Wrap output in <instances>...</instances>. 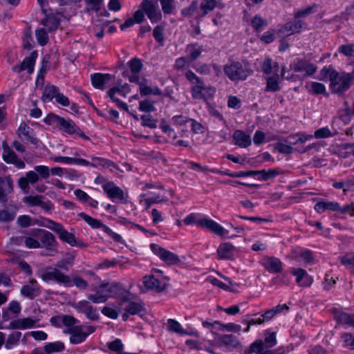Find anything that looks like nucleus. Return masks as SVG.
I'll return each mask as SVG.
<instances>
[{"mask_svg": "<svg viewBox=\"0 0 354 354\" xmlns=\"http://www.w3.org/2000/svg\"><path fill=\"white\" fill-rule=\"evenodd\" d=\"M337 320L341 324L354 327V315L342 313L337 315Z\"/></svg>", "mask_w": 354, "mask_h": 354, "instance_id": "nucleus-54", "label": "nucleus"}, {"mask_svg": "<svg viewBox=\"0 0 354 354\" xmlns=\"http://www.w3.org/2000/svg\"><path fill=\"white\" fill-rule=\"evenodd\" d=\"M39 175L34 171H30L26 173V176L21 177L18 180L19 187L26 191L29 189V184H35L39 181Z\"/></svg>", "mask_w": 354, "mask_h": 354, "instance_id": "nucleus-26", "label": "nucleus"}, {"mask_svg": "<svg viewBox=\"0 0 354 354\" xmlns=\"http://www.w3.org/2000/svg\"><path fill=\"white\" fill-rule=\"evenodd\" d=\"M24 202L30 206H39L46 211L53 209L52 203L49 200L44 201V196L40 195L26 196Z\"/></svg>", "mask_w": 354, "mask_h": 354, "instance_id": "nucleus-19", "label": "nucleus"}, {"mask_svg": "<svg viewBox=\"0 0 354 354\" xmlns=\"http://www.w3.org/2000/svg\"><path fill=\"white\" fill-rule=\"evenodd\" d=\"M183 222L186 225L196 223L199 227L206 228L215 234L221 236H227L229 233L228 230L212 219L205 218L196 220V216L194 214H190L184 218Z\"/></svg>", "mask_w": 354, "mask_h": 354, "instance_id": "nucleus-5", "label": "nucleus"}, {"mask_svg": "<svg viewBox=\"0 0 354 354\" xmlns=\"http://www.w3.org/2000/svg\"><path fill=\"white\" fill-rule=\"evenodd\" d=\"M41 279L46 281H55L58 283L68 285L71 283V279L68 276L62 273L57 268H47L41 274Z\"/></svg>", "mask_w": 354, "mask_h": 354, "instance_id": "nucleus-10", "label": "nucleus"}, {"mask_svg": "<svg viewBox=\"0 0 354 354\" xmlns=\"http://www.w3.org/2000/svg\"><path fill=\"white\" fill-rule=\"evenodd\" d=\"M234 247L230 243H222L217 250L218 259H230L234 256Z\"/></svg>", "mask_w": 354, "mask_h": 354, "instance_id": "nucleus-30", "label": "nucleus"}, {"mask_svg": "<svg viewBox=\"0 0 354 354\" xmlns=\"http://www.w3.org/2000/svg\"><path fill=\"white\" fill-rule=\"evenodd\" d=\"M3 158L4 161L7 163H12L16 158H17L15 153L11 150L6 142L3 143Z\"/></svg>", "mask_w": 354, "mask_h": 354, "instance_id": "nucleus-56", "label": "nucleus"}, {"mask_svg": "<svg viewBox=\"0 0 354 354\" xmlns=\"http://www.w3.org/2000/svg\"><path fill=\"white\" fill-rule=\"evenodd\" d=\"M17 134L23 141L30 142L34 145H37L38 142V140L35 136L32 129L24 122L21 123L19 125L17 129Z\"/></svg>", "mask_w": 354, "mask_h": 354, "instance_id": "nucleus-20", "label": "nucleus"}, {"mask_svg": "<svg viewBox=\"0 0 354 354\" xmlns=\"http://www.w3.org/2000/svg\"><path fill=\"white\" fill-rule=\"evenodd\" d=\"M279 69L278 63H272V59L269 57H266L261 64V70L267 75L274 73L277 75Z\"/></svg>", "mask_w": 354, "mask_h": 354, "instance_id": "nucleus-34", "label": "nucleus"}, {"mask_svg": "<svg viewBox=\"0 0 354 354\" xmlns=\"http://www.w3.org/2000/svg\"><path fill=\"white\" fill-rule=\"evenodd\" d=\"M59 91V88L53 84H46L43 90L42 100L44 102H50L55 98L56 95Z\"/></svg>", "mask_w": 354, "mask_h": 354, "instance_id": "nucleus-36", "label": "nucleus"}, {"mask_svg": "<svg viewBox=\"0 0 354 354\" xmlns=\"http://www.w3.org/2000/svg\"><path fill=\"white\" fill-rule=\"evenodd\" d=\"M290 68L296 73H302L304 77L313 75L317 69V66L310 61L299 58L295 59L290 64Z\"/></svg>", "mask_w": 354, "mask_h": 354, "instance_id": "nucleus-9", "label": "nucleus"}, {"mask_svg": "<svg viewBox=\"0 0 354 354\" xmlns=\"http://www.w3.org/2000/svg\"><path fill=\"white\" fill-rule=\"evenodd\" d=\"M109 73H96L91 76V83L94 88L104 90L105 85L112 79Z\"/></svg>", "mask_w": 354, "mask_h": 354, "instance_id": "nucleus-22", "label": "nucleus"}, {"mask_svg": "<svg viewBox=\"0 0 354 354\" xmlns=\"http://www.w3.org/2000/svg\"><path fill=\"white\" fill-rule=\"evenodd\" d=\"M251 26L257 32H260L268 26V21L260 15H257L252 19Z\"/></svg>", "mask_w": 354, "mask_h": 354, "instance_id": "nucleus-47", "label": "nucleus"}, {"mask_svg": "<svg viewBox=\"0 0 354 354\" xmlns=\"http://www.w3.org/2000/svg\"><path fill=\"white\" fill-rule=\"evenodd\" d=\"M125 310L131 315H134L145 310V306L142 301H130L126 306Z\"/></svg>", "mask_w": 354, "mask_h": 354, "instance_id": "nucleus-44", "label": "nucleus"}, {"mask_svg": "<svg viewBox=\"0 0 354 354\" xmlns=\"http://www.w3.org/2000/svg\"><path fill=\"white\" fill-rule=\"evenodd\" d=\"M223 6V4H219L216 0H203L199 5V10L196 19L199 21L213 11L215 8Z\"/></svg>", "mask_w": 354, "mask_h": 354, "instance_id": "nucleus-17", "label": "nucleus"}, {"mask_svg": "<svg viewBox=\"0 0 354 354\" xmlns=\"http://www.w3.org/2000/svg\"><path fill=\"white\" fill-rule=\"evenodd\" d=\"M203 50V47L198 44H189L185 48V51L188 53L189 57L191 60H196L198 59L201 56Z\"/></svg>", "mask_w": 354, "mask_h": 354, "instance_id": "nucleus-39", "label": "nucleus"}, {"mask_svg": "<svg viewBox=\"0 0 354 354\" xmlns=\"http://www.w3.org/2000/svg\"><path fill=\"white\" fill-rule=\"evenodd\" d=\"M140 8L145 10V12L151 23H158L162 19L161 11L153 3V0H142Z\"/></svg>", "mask_w": 354, "mask_h": 354, "instance_id": "nucleus-11", "label": "nucleus"}, {"mask_svg": "<svg viewBox=\"0 0 354 354\" xmlns=\"http://www.w3.org/2000/svg\"><path fill=\"white\" fill-rule=\"evenodd\" d=\"M44 13L46 17L41 21L40 24L46 28L48 32L56 30L60 24L59 17L54 14L47 15V11Z\"/></svg>", "mask_w": 354, "mask_h": 354, "instance_id": "nucleus-24", "label": "nucleus"}, {"mask_svg": "<svg viewBox=\"0 0 354 354\" xmlns=\"http://www.w3.org/2000/svg\"><path fill=\"white\" fill-rule=\"evenodd\" d=\"M104 193L113 202H120L124 204L128 202V192H124L120 187L117 186L113 181H109L102 186Z\"/></svg>", "mask_w": 354, "mask_h": 354, "instance_id": "nucleus-7", "label": "nucleus"}, {"mask_svg": "<svg viewBox=\"0 0 354 354\" xmlns=\"http://www.w3.org/2000/svg\"><path fill=\"white\" fill-rule=\"evenodd\" d=\"M92 305L87 300H82L73 304V307L77 312L86 313Z\"/></svg>", "mask_w": 354, "mask_h": 354, "instance_id": "nucleus-63", "label": "nucleus"}, {"mask_svg": "<svg viewBox=\"0 0 354 354\" xmlns=\"http://www.w3.org/2000/svg\"><path fill=\"white\" fill-rule=\"evenodd\" d=\"M313 138L311 134H306L304 133H297L295 134L290 135L286 139L284 140L290 146L296 145L297 144H302L306 141L310 140Z\"/></svg>", "mask_w": 354, "mask_h": 354, "instance_id": "nucleus-29", "label": "nucleus"}, {"mask_svg": "<svg viewBox=\"0 0 354 354\" xmlns=\"http://www.w3.org/2000/svg\"><path fill=\"white\" fill-rule=\"evenodd\" d=\"M284 354L285 350L283 347H279L274 350L270 348H262V344L259 342H253L248 348L245 350V354Z\"/></svg>", "mask_w": 354, "mask_h": 354, "instance_id": "nucleus-18", "label": "nucleus"}, {"mask_svg": "<svg viewBox=\"0 0 354 354\" xmlns=\"http://www.w3.org/2000/svg\"><path fill=\"white\" fill-rule=\"evenodd\" d=\"M340 262L347 269L354 270V253L347 252L339 257Z\"/></svg>", "mask_w": 354, "mask_h": 354, "instance_id": "nucleus-53", "label": "nucleus"}, {"mask_svg": "<svg viewBox=\"0 0 354 354\" xmlns=\"http://www.w3.org/2000/svg\"><path fill=\"white\" fill-rule=\"evenodd\" d=\"M143 284L149 290L160 292L166 288V283L153 275H146L143 277Z\"/></svg>", "mask_w": 354, "mask_h": 354, "instance_id": "nucleus-15", "label": "nucleus"}, {"mask_svg": "<svg viewBox=\"0 0 354 354\" xmlns=\"http://www.w3.org/2000/svg\"><path fill=\"white\" fill-rule=\"evenodd\" d=\"M36 320L31 317L20 318L12 320L9 324V328L25 330L35 326Z\"/></svg>", "mask_w": 354, "mask_h": 354, "instance_id": "nucleus-25", "label": "nucleus"}, {"mask_svg": "<svg viewBox=\"0 0 354 354\" xmlns=\"http://www.w3.org/2000/svg\"><path fill=\"white\" fill-rule=\"evenodd\" d=\"M254 342L261 343L263 349L272 348L277 343L276 333L267 331L265 334V338L263 341L257 340Z\"/></svg>", "mask_w": 354, "mask_h": 354, "instance_id": "nucleus-37", "label": "nucleus"}, {"mask_svg": "<svg viewBox=\"0 0 354 354\" xmlns=\"http://www.w3.org/2000/svg\"><path fill=\"white\" fill-rule=\"evenodd\" d=\"M131 71L133 74H138L142 68L141 59L134 57L127 63Z\"/></svg>", "mask_w": 354, "mask_h": 354, "instance_id": "nucleus-58", "label": "nucleus"}, {"mask_svg": "<svg viewBox=\"0 0 354 354\" xmlns=\"http://www.w3.org/2000/svg\"><path fill=\"white\" fill-rule=\"evenodd\" d=\"M21 335L22 334L19 331H15L8 335L6 340L5 339V342L3 344L5 348L7 350H10L19 345Z\"/></svg>", "mask_w": 354, "mask_h": 354, "instance_id": "nucleus-33", "label": "nucleus"}, {"mask_svg": "<svg viewBox=\"0 0 354 354\" xmlns=\"http://www.w3.org/2000/svg\"><path fill=\"white\" fill-rule=\"evenodd\" d=\"M91 162V166L93 167H103V168H110L111 167H115L113 162L100 157H92Z\"/></svg>", "mask_w": 354, "mask_h": 354, "instance_id": "nucleus-42", "label": "nucleus"}, {"mask_svg": "<svg viewBox=\"0 0 354 354\" xmlns=\"http://www.w3.org/2000/svg\"><path fill=\"white\" fill-rule=\"evenodd\" d=\"M12 181L10 178H0V202L5 203L7 201L6 194L12 191Z\"/></svg>", "mask_w": 354, "mask_h": 354, "instance_id": "nucleus-28", "label": "nucleus"}, {"mask_svg": "<svg viewBox=\"0 0 354 354\" xmlns=\"http://www.w3.org/2000/svg\"><path fill=\"white\" fill-rule=\"evenodd\" d=\"M21 294L30 299H33L40 294V288L35 279H31L29 283L22 286Z\"/></svg>", "mask_w": 354, "mask_h": 354, "instance_id": "nucleus-21", "label": "nucleus"}, {"mask_svg": "<svg viewBox=\"0 0 354 354\" xmlns=\"http://www.w3.org/2000/svg\"><path fill=\"white\" fill-rule=\"evenodd\" d=\"M190 118L183 115H174L171 118V123L176 127H182L189 123Z\"/></svg>", "mask_w": 354, "mask_h": 354, "instance_id": "nucleus-61", "label": "nucleus"}, {"mask_svg": "<svg viewBox=\"0 0 354 354\" xmlns=\"http://www.w3.org/2000/svg\"><path fill=\"white\" fill-rule=\"evenodd\" d=\"M47 29L44 27L38 28L35 31V37L38 44L41 46H45L48 41V33Z\"/></svg>", "mask_w": 354, "mask_h": 354, "instance_id": "nucleus-48", "label": "nucleus"}, {"mask_svg": "<svg viewBox=\"0 0 354 354\" xmlns=\"http://www.w3.org/2000/svg\"><path fill=\"white\" fill-rule=\"evenodd\" d=\"M257 175L259 174L261 175V178L263 180H268L272 178H275L278 174L279 171L277 169H270L269 170H259L256 171Z\"/></svg>", "mask_w": 354, "mask_h": 354, "instance_id": "nucleus-59", "label": "nucleus"}, {"mask_svg": "<svg viewBox=\"0 0 354 354\" xmlns=\"http://www.w3.org/2000/svg\"><path fill=\"white\" fill-rule=\"evenodd\" d=\"M165 15H171L176 10L175 0H159Z\"/></svg>", "mask_w": 354, "mask_h": 354, "instance_id": "nucleus-52", "label": "nucleus"}, {"mask_svg": "<svg viewBox=\"0 0 354 354\" xmlns=\"http://www.w3.org/2000/svg\"><path fill=\"white\" fill-rule=\"evenodd\" d=\"M260 263L264 269L270 273H279L283 270L281 261L274 257H266Z\"/></svg>", "mask_w": 354, "mask_h": 354, "instance_id": "nucleus-14", "label": "nucleus"}, {"mask_svg": "<svg viewBox=\"0 0 354 354\" xmlns=\"http://www.w3.org/2000/svg\"><path fill=\"white\" fill-rule=\"evenodd\" d=\"M187 80L192 85L191 88H196L204 83L202 78L197 76L192 71L188 70L185 73Z\"/></svg>", "mask_w": 354, "mask_h": 354, "instance_id": "nucleus-46", "label": "nucleus"}, {"mask_svg": "<svg viewBox=\"0 0 354 354\" xmlns=\"http://www.w3.org/2000/svg\"><path fill=\"white\" fill-rule=\"evenodd\" d=\"M309 92L314 95H325L326 93V86L319 82H311L309 85Z\"/></svg>", "mask_w": 354, "mask_h": 354, "instance_id": "nucleus-49", "label": "nucleus"}, {"mask_svg": "<svg viewBox=\"0 0 354 354\" xmlns=\"http://www.w3.org/2000/svg\"><path fill=\"white\" fill-rule=\"evenodd\" d=\"M190 92L193 99L206 100L214 95L216 88L210 85L207 86L203 83L196 88H191Z\"/></svg>", "mask_w": 354, "mask_h": 354, "instance_id": "nucleus-12", "label": "nucleus"}, {"mask_svg": "<svg viewBox=\"0 0 354 354\" xmlns=\"http://www.w3.org/2000/svg\"><path fill=\"white\" fill-rule=\"evenodd\" d=\"M95 330V327L93 326L77 325L64 330V333L71 335L69 340L71 344H79L84 342Z\"/></svg>", "mask_w": 354, "mask_h": 354, "instance_id": "nucleus-6", "label": "nucleus"}, {"mask_svg": "<svg viewBox=\"0 0 354 354\" xmlns=\"http://www.w3.org/2000/svg\"><path fill=\"white\" fill-rule=\"evenodd\" d=\"M58 236L61 241L67 243L71 246L84 245L83 243L80 241H77L74 234L66 230L64 227H63L61 232L58 234Z\"/></svg>", "mask_w": 354, "mask_h": 354, "instance_id": "nucleus-31", "label": "nucleus"}, {"mask_svg": "<svg viewBox=\"0 0 354 354\" xmlns=\"http://www.w3.org/2000/svg\"><path fill=\"white\" fill-rule=\"evenodd\" d=\"M44 122L48 125L62 130L68 135L77 136L86 140H89V138L71 119H65L54 113H49L44 118Z\"/></svg>", "mask_w": 354, "mask_h": 354, "instance_id": "nucleus-1", "label": "nucleus"}, {"mask_svg": "<svg viewBox=\"0 0 354 354\" xmlns=\"http://www.w3.org/2000/svg\"><path fill=\"white\" fill-rule=\"evenodd\" d=\"M199 9L198 0H194L191 4L181 10V15L185 17H192Z\"/></svg>", "mask_w": 354, "mask_h": 354, "instance_id": "nucleus-50", "label": "nucleus"}, {"mask_svg": "<svg viewBox=\"0 0 354 354\" xmlns=\"http://www.w3.org/2000/svg\"><path fill=\"white\" fill-rule=\"evenodd\" d=\"M219 342L228 347L239 348L241 346L240 342L233 335H223L219 337Z\"/></svg>", "mask_w": 354, "mask_h": 354, "instance_id": "nucleus-40", "label": "nucleus"}, {"mask_svg": "<svg viewBox=\"0 0 354 354\" xmlns=\"http://www.w3.org/2000/svg\"><path fill=\"white\" fill-rule=\"evenodd\" d=\"M139 89L142 96L149 95H160L162 94V91L158 87H151L147 86L144 82L139 83Z\"/></svg>", "mask_w": 354, "mask_h": 354, "instance_id": "nucleus-38", "label": "nucleus"}, {"mask_svg": "<svg viewBox=\"0 0 354 354\" xmlns=\"http://www.w3.org/2000/svg\"><path fill=\"white\" fill-rule=\"evenodd\" d=\"M303 26L304 23L302 21H289L283 25L280 31L283 33L288 32L289 35H292L299 32L303 28Z\"/></svg>", "mask_w": 354, "mask_h": 354, "instance_id": "nucleus-32", "label": "nucleus"}, {"mask_svg": "<svg viewBox=\"0 0 354 354\" xmlns=\"http://www.w3.org/2000/svg\"><path fill=\"white\" fill-rule=\"evenodd\" d=\"M79 216L93 229L102 228L104 231V227H107L100 220L94 218L85 213H80Z\"/></svg>", "mask_w": 354, "mask_h": 354, "instance_id": "nucleus-41", "label": "nucleus"}, {"mask_svg": "<svg viewBox=\"0 0 354 354\" xmlns=\"http://www.w3.org/2000/svg\"><path fill=\"white\" fill-rule=\"evenodd\" d=\"M354 82V71L351 73L333 71L329 84L331 92L342 95L348 91Z\"/></svg>", "mask_w": 354, "mask_h": 354, "instance_id": "nucleus-2", "label": "nucleus"}, {"mask_svg": "<svg viewBox=\"0 0 354 354\" xmlns=\"http://www.w3.org/2000/svg\"><path fill=\"white\" fill-rule=\"evenodd\" d=\"M139 109L142 112H153L156 110L154 102L150 100L140 101L139 103Z\"/></svg>", "mask_w": 354, "mask_h": 354, "instance_id": "nucleus-60", "label": "nucleus"}, {"mask_svg": "<svg viewBox=\"0 0 354 354\" xmlns=\"http://www.w3.org/2000/svg\"><path fill=\"white\" fill-rule=\"evenodd\" d=\"M109 298V295L104 294L102 289L97 290L95 294L88 295L87 299L94 304H100L105 302Z\"/></svg>", "mask_w": 354, "mask_h": 354, "instance_id": "nucleus-45", "label": "nucleus"}, {"mask_svg": "<svg viewBox=\"0 0 354 354\" xmlns=\"http://www.w3.org/2000/svg\"><path fill=\"white\" fill-rule=\"evenodd\" d=\"M167 330L172 333L179 335H187V332L183 329L180 324L175 319H169L167 320Z\"/></svg>", "mask_w": 354, "mask_h": 354, "instance_id": "nucleus-43", "label": "nucleus"}, {"mask_svg": "<svg viewBox=\"0 0 354 354\" xmlns=\"http://www.w3.org/2000/svg\"><path fill=\"white\" fill-rule=\"evenodd\" d=\"M104 291V294H107L109 297H117L124 290L122 285L120 283H102L99 287Z\"/></svg>", "mask_w": 354, "mask_h": 354, "instance_id": "nucleus-23", "label": "nucleus"}, {"mask_svg": "<svg viewBox=\"0 0 354 354\" xmlns=\"http://www.w3.org/2000/svg\"><path fill=\"white\" fill-rule=\"evenodd\" d=\"M64 349V344L62 342H50L44 346V351L48 354H50L54 352L62 351Z\"/></svg>", "mask_w": 354, "mask_h": 354, "instance_id": "nucleus-55", "label": "nucleus"}, {"mask_svg": "<svg viewBox=\"0 0 354 354\" xmlns=\"http://www.w3.org/2000/svg\"><path fill=\"white\" fill-rule=\"evenodd\" d=\"M290 272L296 277V283L301 287H309L313 282V278L302 268H291Z\"/></svg>", "mask_w": 354, "mask_h": 354, "instance_id": "nucleus-16", "label": "nucleus"}, {"mask_svg": "<svg viewBox=\"0 0 354 354\" xmlns=\"http://www.w3.org/2000/svg\"><path fill=\"white\" fill-rule=\"evenodd\" d=\"M150 248L156 255L169 266L176 265L180 263V259L177 254L162 248L158 244L151 243Z\"/></svg>", "mask_w": 354, "mask_h": 354, "instance_id": "nucleus-8", "label": "nucleus"}, {"mask_svg": "<svg viewBox=\"0 0 354 354\" xmlns=\"http://www.w3.org/2000/svg\"><path fill=\"white\" fill-rule=\"evenodd\" d=\"M315 210L318 213H322L326 209L337 211L339 209V204L337 202L332 201H320L315 204Z\"/></svg>", "mask_w": 354, "mask_h": 354, "instance_id": "nucleus-35", "label": "nucleus"}, {"mask_svg": "<svg viewBox=\"0 0 354 354\" xmlns=\"http://www.w3.org/2000/svg\"><path fill=\"white\" fill-rule=\"evenodd\" d=\"M30 235L39 239L41 248H44L47 255L52 256L57 252L58 242L55 236L44 229L36 228L30 231Z\"/></svg>", "mask_w": 354, "mask_h": 354, "instance_id": "nucleus-3", "label": "nucleus"}, {"mask_svg": "<svg viewBox=\"0 0 354 354\" xmlns=\"http://www.w3.org/2000/svg\"><path fill=\"white\" fill-rule=\"evenodd\" d=\"M233 139L235 144L241 148H246L252 143L250 135L246 134L242 130H236L233 134Z\"/></svg>", "mask_w": 354, "mask_h": 354, "instance_id": "nucleus-27", "label": "nucleus"}, {"mask_svg": "<svg viewBox=\"0 0 354 354\" xmlns=\"http://www.w3.org/2000/svg\"><path fill=\"white\" fill-rule=\"evenodd\" d=\"M339 53L347 57L354 56V44H349L339 46Z\"/></svg>", "mask_w": 354, "mask_h": 354, "instance_id": "nucleus-64", "label": "nucleus"}, {"mask_svg": "<svg viewBox=\"0 0 354 354\" xmlns=\"http://www.w3.org/2000/svg\"><path fill=\"white\" fill-rule=\"evenodd\" d=\"M333 71H337L331 65H330L328 66H324L319 71L317 79L320 81H327L328 80L329 82H330L332 73H333Z\"/></svg>", "mask_w": 354, "mask_h": 354, "instance_id": "nucleus-51", "label": "nucleus"}, {"mask_svg": "<svg viewBox=\"0 0 354 354\" xmlns=\"http://www.w3.org/2000/svg\"><path fill=\"white\" fill-rule=\"evenodd\" d=\"M278 76V75H277ZM278 77H270L267 79V84L266 87V91L274 92L280 89L279 86Z\"/></svg>", "mask_w": 354, "mask_h": 354, "instance_id": "nucleus-57", "label": "nucleus"}, {"mask_svg": "<svg viewBox=\"0 0 354 354\" xmlns=\"http://www.w3.org/2000/svg\"><path fill=\"white\" fill-rule=\"evenodd\" d=\"M225 75L232 82L243 81L252 73V71L239 62H231L223 66Z\"/></svg>", "mask_w": 354, "mask_h": 354, "instance_id": "nucleus-4", "label": "nucleus"}, {"mask_svg": "<svg viewBox=\"0 0 354 354\" xmlns=\"http://www.w3.org/2000/svg\"><path fill=\"white\" fill-rule=\"evenodd\" d=\"M37 57V53L36 51L32 52L30 55L25 57L21 64L15 65L12 67V71L20 73L21 71H27L28 73H32Z\"/></svg>", "mask_w": 354, "mask_h": 354, "instance_id": "nucleus-13", "label": "nucleus"}, {"mask_svg": "<svg viewBox=\"0 0 354 354\" xmlns=\"http://www.w3.org/2000/svg\"><path fill=\"white\" fill-rule=\"evenodd\" d=\"M142 125L148 127L151 129H155L157 127V121L150 115H143L140 118Z\"/></svg>", "mask_w": 354, "mask_h": 354, "instance_id": "nucleus-62", "label": "nucleus"}]
</instances>
